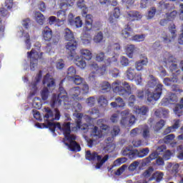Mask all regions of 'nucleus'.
Here are the masks:
<instances>
[{
  "instance_id": "obj_1",
  "label": "nucleus",
  "mask_w": 183,
  "mask_h": 183,
  "mask_svg": "<svg viewBox=\"0 0 183 183\" xmlns=\"http://www.w3.org/2000/svg\"><path fill=\"white\" fill-rule=\"evenodd\" d=\"M99 88L103 94L109 92L112 88L113 92L122 97H126L132 94V88L129 83L127 81L122 82L119 79H117L112 85L108 81H104L100 83Z\"/></svg>"
},
{
  "instance_id": "obj_2",
  "label": "nucleus",
  "mask_w": 183,
  "mask_h": 183,
  "mask_svg": "<svg viewBox=\"0 0 183 183\" xmlns=\"http://www.w3.org/2000/svg\"><path fill=\"white\" fill-rule=\"evenodd\" d=\"M64 79H61L59 83V94L58 95L54 94L51 101H50V107L54 108L56 107H61L69 105V98L66 90L63 87Z\"/></svg>"
},
{
  "instance_id": "obj_3",
  "label": "nucleus",
  "mask_w": 183,
  "mask_h": 183,
  "mask_svg": "<svg viewBox=\"0 0 183 183\" xmlns=\"http://www.w3.org/2000/svg\"><path fill=\"white\" fill-rule=\"evenodd\" d=\"M64 37L66 41V52L71 58L75 56L76 50L78 48V42L75 40L74 34L69 29H65L64 31Z\"/></svg>"
},
{
  "instance_id": "obj_4",
  "label": "nucleus",
  "mask_w": 183,
  "mask_h": 183,
  "mask_svg": "<svg viewBox=\"0 0 183 183\" xmlns=\"http://www.w3.org/2000/svg\"><path fill=\"white\" fill-rule=\"evenodd\" d=\"M77 7L81 9V16L84 18V26L83 29L84 32H89L92 29L93 16L87 14L88 9L85 6L84 0H78L76 3Z\"/></svg>"
},
{
  "instance_id": "obj_5",
  "label": "nucleus",
  "mask_w": 183,
  "mask_h": 183,
  "mask_svg": "<svg viewBox=\"0 0 183 183\" xmlns=\"http://www.w3.org/2000/svg\"><path fill=\"white\" fill-rule=\"evenodd\" d=\"M163 63L165 64V66L169 68L172 72L177 71V74L181 72L180 70H177V59L171 54V53L165 52L163 54Z\"/></svg>"
},
{
  "instance_id": "obj_6",
  "label": "nucleus",
  "mask_w": 183,
  "mask_h": 183,
  "mask_svg": "<svg viewBox=\"0 0 183 183\" xmlns=\"http://www.w3.org/2000/svg\"><path fill=\"white\" fill-rule=\"evenodd\" d=\"M44 52H41L39 55V52L32 49L31 51L27 52V56L30 58V69L31 71H34L36 67L38 66L39 59H42V55Z\"/></svg>"
},
{
  "instance_id": "obj_7",
  "label": "nucleus",
  "mask_w": 183,
  "mask_h": 183,
  "mask_svg": "<svg viewBox=\"0 0 183 183\" xmlns=\"http://www.w3.org/2000/svg\"><path fill=\"white\" fill-rule=\"evenodd\" d=\"M167 147L165 145H161L157 147L155 152L151 153L148 157H145L142 160V165L146 166L148 165L152 161L157 159L159 155H162L164 152L166 151Z\"/></svg>"
},
{
  "instance_id": "obj_8",
  "label": "nucleus",
  "mask_w": 183,
  "mask_h": 183,
  "mask_svg": "<svg viewBox=\"0 0 183 183\" xmlns=\"http://www.w3.org/2000/svg\"><path fill=\"white\" fill-rule=\"evenodd\" d=\"M164 85L162 84H158L156 86L155 90L154 92H151L149 90H147V101L149 103H152L154 101H158L162 96L163 92Z\"/></svg>"
},
{
  "instance_id": "obj_9",
  "label": "nucleus",
  "mask_w": 183,
  "mask_h": 183,
  "mask_svg": "<svg viewBox=\"0 0 183 183\" xmlns=\"http://www.w3.org/2000/svg\"><path fill=\"white\" fill-rule=\"evenodd\" d=\"M44 112H46L44 116V121L54 122L59 121L61 119V112L58 108H54V117L52 110L49 107L44 108Z\"/></svg>"
},
{
  "instance_id": "obj_10",
  "label": "nucleus",
  "mask_w": 183,
  "mask_h": 183,
  "mask_svg": "<svg viewBox=\"0 0 183 183\" xmlns=\"http://www.w3.org/2000/svg\"><path fill=\"white\" fill-rule=\"evenodd\" d=\"M44 122H46V124L36 123V127H37L39 129H42V127L43 128L49 129V130L51 131L52 133H55L56 128H58L59 130H61V125L60 123H53L51 120Z\"/></svg>"
},
{
  "instance_id": "obj_11",
  "label": "nucleus",
  "mask_w": 183,
  "mask_h": 183,
  "mask_svg": "<svg viewBox=\"0 0 183 183\" xmlns=\"http://www.w3.org/2000/svg\"><path fill=\"white\" fill-rule=\"evenodd\" d=\"M171 34H167L165 37H163V42L169 44L174 41L177 37V30L175 24H172L171 27L169 28Z\"/></svg>"
},
{
  "instance_id": "obj_12",
  "label": "nucleus",
  "mask_w": 183,
  "mask_h": 183,
  "mask_svg": "<svg viewBox=\"0 0 183 183\" xmlns=\"http://www.w3.org/2000/svg\"><path fill=\"white\" fill-rule=\"evenodd\" d=\"M127 20L129 21H135L142 19V15L137 11H129L126 15Z\"/></svg>"
},
{
  "instance_id": "obj_13",
  "label": "nucleus",
  "mask_w": 183,
  "mask_h": 183,
  "mask_svg": "<svg viewBox=\"0 0 183 183\" xmlns=\"http://www.w3.org/2000/svg\"><path fill=\"white\" fill-rule=\"evenodd\" d=\"M41 36L44 41L50 42L53 38L52 29L46 26L42 30Z\"/></svg>"
},
{
  "instance_id": "obj_14",
  "label": "nucleus",
  "mask_w": 183,
  "mask_h": 183,
  "mask_svg": "<svg viewBox=\"0 0 183 183\" xmlns=\"http://www.w3.org/2000/svg\"><path fill=\"white\" fill-rule=\"evenodd\" d=\"M130 112L131 110L129 109H126L121 112L122 119L120 121V124L122 127H126L127 125L128 119H129V117L132 116Z\"/></svg>"
},
{
  "instance_id": "obj_15",
  "label": "nucleus",
  "mask_w": 183,
  "mask_h": 183,
  "mask_svg": "<svg viewBox=\"0 0 183 183\" xmlns=\"http://www.w3.org/2000/svg\"><path fill=\"white\" fill-rule=\"evenodd\" d=\"M107 66L104 64L101 67H99L97 63H92L90 64L92 69L94 70L93 74H98L99 76H103L104 74V73L107 71Z\"/></svg>"
},
{
  "instance_id": "obj_16",
  "label": "nucleus",
  "mask_w": 183,
  "mask_h": 183,
  "mask_svg": "<svg viewBox=\"0 0 183 183\" xmlns=\"http://www.w3.org/2000/svg\"><path fill=\"white\" fill-rule=\"evenodd\" d=\"M139 58L141 60L135 62V68L138 71L143 70L144 66H147L148 64V59L147 56L141 54Z\"/></svg>"
},
{
  "instance_id": "obj_17",
  "label": "nucleus",
  "mask_w": 183,
  "mask_h": 183,
  "mask_svg": "<svg viewBox=\"0 0 183 183\" xmlns=\"http://www.w3.org/2000/svg\"><path fill=\"white\" fill-rule=\"evenodd\" d=\"M120 16H121L120 9L118 7H116L114 10H113V14H110L109 17V23L115 25L118 22L117 19H119Z\"/></svg>"
},
{
  "instance_id": "obj_18",
  "label": "nucleus",
  "mask_w": 183,
  "mask_h": 183,
  "mask_svg": "<svg viewBox=\"0 0 183 183\" xmlns=\"http://www.w3.org/2000/svg\"><path fill=\"white\" fill-rule=\"evenodd\" d=\"M102 159V156L99 155L98 153L96 152H93L92 153L90 150H88L86 152V159L87 161H92V162L101 161Z\"/></svg>"
},
{
  "instance_id": "obj_19",
  "label": "nucleus",
  "mask_w": 183,
  "mask_h": 183,
  "mask_svg": "<svg viewBox=\"0 0 183 183\" xmlns=\"http://www.w3.org/2000/svg\"><path fill=\"white\" fill-rule=\"evenodd\" d=\"M43 84L46 85L47 87L51 88L56 86L55 79H53L49 73H47L43 79Z\"/></svg>"
},
{
  "instance_id": "obj_20",
  "label": "nucleus",
  "mask_w": 183,
  "mask_h": 183,
  "mask_svg": "<svg viewBox=\"0 0 183 183\" xmlns=\"http://www.w3.org/2000/svg\"><path fill=\"white\" fill-rule=\"evenodd\" d=\"M140 134L144 139L150 138V128L148 125L144 124L140 126Z\"/></svg>"
},
{
  "instance_id": "obj_21",
  "label": "nucleus",
  "mask_w": 183,
  "mask_h": 183,
  "mask_svg": "<svg viewBox=\"0 0 183 183\" xmlns=\"http://www.w3.org/2000/svg\"><path fill=\"white\" fill-rule=\"evenodd\" d=\"M126 104L124 99L118 97L115 99L114 102L110 103V106L113 108H124Z\"/></svg>"
},
{
  "instance_id": "obj_22",
  "label": "nucleus",
  "mask_w": 183,
  "mask_h": 183,
  "mask_svg": "<svg viewBox=\"0 0 183 183\" xmlns=\"http://www.w3.org/2000/svg\"><path fill=\"white\" fill-rule=\"evenodd\" d=\"M80 57L86 59V61H90L92 59V53L89 49H81L80 50Z\"/></svg>"
},
{
  "instance_id": "obj_23",
  "label": "nucleus",
  "mask_w": 183,
  "mask_h": 183,
  "mask_svg": "<svg viewBox=\"0 0 183 183\" xmlns=\"http://www.w3.org/2000/svg\"><path fill=\"white\" fill-rule=\"evenodd\" d=\"M74 62L76 66H78L79 68H81L82 69H84L85 67L86 66V62L84 60L83 58H81L79 56H75Z\"/></svg>"
},
{
  "instance_id": "obj_24",
  "label": "nucleus",
  "mask_w": 183,
  "mask_h": 183,
  "mask_svg": "<svg viewBox=\"0 0 183 183\" xmlns=\"http://www.w3.org/2000/svg\"><path fill=\"white\" fill-rule=\"evenodd\" d=\"M180 104H177L174 108V114L177 117H182L183 114V98L180 99Z\"/></svg>"
},
{
  "instance_id": "obj_25",
  "label": "nucleus",
  "mask_w": 183,
  "mask_h": 183,
  "mask_svg": "<svg viewBox=\"0 0 183 183\" xmlns=\"http://www.w3.org/2000/svg\"><path fill=\"white\" fill-rule=\"evenodd\" d=\"M179 80L178 76L177 74L173 75L172 78H165L163 79V84L167 86H170L174 83H177Z\"/></svg>"
},
{
  "instance_id": "obj_26",
  "label": "nucleus",
  "mask_w": 183,
  "mask_h": 183,
  "mask_svg": "<svg viewBox=\"0 0 183 183\" xmlns=\"http://www.w3.org/2000/svg\"><path fill=\"white\" fill-rule=\"evenodd\" d=\"M41 77H42V71L40 70L39 71V73L37 74L35 78V81H33L31 84V86L33 90L34 91L38 90V88L36 86H38V84L39 83V81L41 80Z\"/></svg>"
},
{
  "instance_id": "obj_27",
  "label": "nucleus",
  "mask_w": 183,
  "mask_h": 183,
  "mask_svg": "<svg viewBox=\"0 0 183 183\" xmlns=\"http://www.w3.org/2000/svg\"><path fill=\"white\" fill-rule=\"evenodd\" d=\"M87 113L89 117H92V119H97L101 117V114L99 113L98 108H92L87 112Z\"/></svg>"
},
{
  "instance_id": "obj_28",
  "label": "nucleus",
  "mask_w": 183,
  "mask_h": 183,
  "mask_svg": "<svg viewBox=\"0 0 183 183\" xmlns=\"http://www.w3.org/2000/svg\"><path fill=\"white\" fill-rule=\"evenodd\" d=\"M36 22L41 26H43L45 22V16L43 14L39 11H36L35 13Z\"/></svg>"
},
{
  "instance_id": "obj_29",
  "label": "nucleus",
  "mask_w": 183,
  "mask_h": 183,
  "mask_svg": "<svg viewBox=\"0 0 183 183\" xmlns=\"http://www.w3.org/2000/svg\"><path fill=\"white\" fill-rule=\"evenodd\" d=\"M90 136H92L93 138H95L96 139H99L102 138L103 134L102 131L99 130V127H94L92 133L90 134Z\"/></svg>"
},
{
  "instance_id": "obj_30",
  "label": "nucleus",
  "mask_w": 183,
  "mask_h": 183,
  "mask_svg": "<svg viewBox=\"0 0 183 183\" xmlns=\"http://www.w3.org/2000/svg\"><path fill=\"white\" fill-rule=\"evenodd\" d=\"M164 177V173L156 172L154 174H152V177L149 178V181L155 180L157 182H160Z\"/></svg>"
},
{
  "instance_id": "obj_31",
  "label": "nucleus",
  "mask_w": 183,
  "mask_h": 183,
  "mask_svg": "<svg viewBox=\"0 0 183 183\" xmlns=\"http://www.w3.org/2000/svg\"><path fill=\"white\" fill-rule=\"evenodd\" d=\"M70 92L73 99H79V97L81 95V89L79 86L73 87L70 89Z\"/></svg>"
},
{
  "instance_id": "obj_32",
  "label": "nucleus",
  "mask_w": 183,
  "mask_h": 183,
  "mask_svg": "<svg viewBox=\"0 0 183 183\" xmlns=\"http://www.w3.org/2000/svg\"><path fill=\"white\" fill-rule=\"evenodd\" d=\"M149 81H148V86L149 87H155L158 84H161L159 81V79L155 78L152 74L149 75Z\"/></svg>"
},
{
  "instance_id": "obj_33",
  "label": "nucleus",
  "mask_w": 183,
  "mask_h": 183,
  "mask_svg": "<svg viewBox=\"0 0 183 183\" xmlns=\"http://www.w3.org/2000/svg\"><path fill=\"white\" fill-rule=\"evenodd\" d=\"M60 131H63L65 137L69 136L71 133L70 122L64 123L63 126L61 127Z\"/></svg>"
},
{
  "instance_id": "obj_34",
  "label": "nucleus",
  "mask_w": 183,
  "mask_h": 183,
  "mask_svg": "<svg viewBox=\"0 0 183 183\" xmlns=\"http://www.w3.org/2000/svg\"><path fill=\"white\" fill-rule=\"evenodd\" d=\"M69 23L72 26L80 28L82 26V21L79 16L76 17L74 19H69Z\"/></svg>"
},
{
  "instance_id": "obj_35",
  "label": "nucleus",
  "mask_w": 183,
  "mask_h": 183,
  "mask_svg": "<svg viewBox=\"0 0 183 183\" xmlns=\"http://www.w3.org/2000/svg\"><path fill=\"white\" fill-rule=\"evenodd\" d=\"M135 69L128 68L126 71V76L127 79L133 81L136 76Z\"/></svg>"
},
{
  "instance_id": "obj_36",
  "label": "nucleus",
  "mask_w": 183,
  "mask_h": 183,
  "mask_svg": "<svg viewBox=\"0 0 183 183\" xmlns=\"http://www.w3.org/2000/svg\"><path fill=\"white\" fill-rule=\"evenodd\" d=\"M69 147L72 152H79L81 151V147L79 144L76 143L75 141H71Z\"/></svg>"
},
{
  "instance_id": "obj_37",
  "label": "nucleus",
  "mask_w": 183,
  "mask_h": 183,
  "mask_svg": "<svg viewBox=\"0 0 183 183\" xmlns=\"http://www.w3.org/2000/svg\"><path fill=\"white\" fill-rule=\"evenodd\" d=\"M135 112L142 116H145L149 112V108L147 107L143 106L142 107H136Z\"/></svg>"
},
{
  "instance_id": "obj_38",
  "label": "nucleus",
  "mask_w": 183,
  "mask_h": 183,
  "mask_svg": "<svg viewBox=\"0 0 183 183\" xmlns=\"http://www.w3.org/2000/svg\"><path fill=\"white\" fill-rule=\"evenodd\" d=\"M131 32H132V29L129 24H127L126 27L122 30V35L124 38H128L131 36Z\"/></svg>"
},
{
  "instance_id": "obj_39",
  "label": "nucleus",
  "mask_w": 183,
  "mask_h": 183,
  "mask_svg": "<svg viewBox=\"0 0 183 183\" xmlns=\"http://www.w3.org/2000/svg\"><path fill=\"white\" fill-rule=\"evenodd\" d=\"M134 51H135V45L129 44L127 46L126 54H127V56H129V58L133 57V54H134Z\"/></svg>"
},
{
  "instance_id": "obj_40",
  "label": "nucleus",
  "mask_w": 183,
  "mask_h": 183,
  "mask_svg": "<svg viewBox=\"0 0 183 183\" xmlns=\"http://www.w3.org/2000/svg\"><path fill=\"white\" fill-rule=\"evenodd\" d=\"M109 159V155L106 154L103 158H102L99 161H97L99 162L96 163L95 168L96 169H99L102 168V165L107 162Z\"/></svg>"
},
{
  "instance_id": "obj_41",
  "label": "nucleus",
  "mask_w": 183,
  "mask_h": 183,
  "mask_svg": "<svg viewBox=\"0 0 183 183\" xmlns=\"http://www.w3.org/2000/svg\"><path fill=\"white\" fill-rule=\"evenodd\" d=\"M149 147L143 148L139 151L137 150L138 158H143L144 157H147L149 154Z\"/></svg>"
},
{
  "instance_id": "obj_42",
  "label": "nucleus",
  "mask_w": 183,
  "mask_h": 183,
  "mask_svg": "<svg viewBox=\"0 0 183 183\" xmlns=\"http://www.w3.org/2000/svg\"><path fill=\"white\" fill-rule=\"evenodd\" d=\"M57 17L59 18V21L64 22L65 20H66V11L65 10H59L57 12Z\"/></svg>"
},
{
  "instance_id": "obj_43",
  "label": "nucleus",
  "mask_w": 183,
  "mask_h": 183,
  "mask_svg": "<svg viewBox=\"0 0 183 183\" xmlns=\"http://www.w3.org/2000/svg\"><path fill=\"white\" fill-rule=\"evenodd\" d=\"M92 41L91 34H84L82 36L81 41L84 45L90 44Z\"/></svg>"
},
{
  "instance_id": "obj_44",
  "label": "nucleus",
  "mask_w": 183,
  "mask_h": 183,
  "mask_svg": "<svg viewBox=\"0 0 183 183\" xmlns=\"http://www.w3.org/2000/svg\"><path fill=\"white\" fill-rule=\"evenodd\" d=\"M116 62H118V58L116 56H113L112 58H107L104 61V65L107 66H109Z\"/></svg>"
},
{
  "instance_id": "obj_45",
  "label": "nucleus",
  "mask_w": 183,
  "mask_h": 183,
  "mask_svg": "<svg viewBox=\"0 0 183 183\" xmlns=\"http://www.w3.org/2000/svg\"><path fill=\"white\" fill-rule=\"evenodd\" d=\"M166 122L164 119H160L159 122H157L154 127V129L156 132L160 131L164 126Z\"/></svg>"
},
{
  "instance_id": "obj_46",
  "label": "nucleus",
  "mask_w": 183,
  "mask_h": 183,
  "mask_svg": "<svg viewBox=\"0 0 183 183\" xmlns=\"http://www.w3.org/2000/svg\"><path fill=\"white\" fill-rule=\"evenodd\" d=\"M145 39L144 34H135L132 37V40L134 42H143Z\"/></svg>"
},
{
  "instance_id": "obj_47",
  "label": "nucleus",
  "mask_w": 183,
  "mask_h": 183,
  "mask_svg": "<svg viewBox=\"0 0 183 183\" xmlns=\"http://www.w3.org/2000/svg\"><path fill=\"white\" fill-rule=\"evenodd\" d=\"M98 104L100 107H107L108 105V100L103 95L99 97Z\"/></svg>"
},
{
  "instance_id": "obj_48",
  "label": "nucleus",
  "mask_w": 183,
  "mask_h": 183,
  "mask_svg": "<svg viewBox=\"0 0 183 183\" xmlns=\"http://www.w3.org/2000/svg\"><path fill=\"white\" fill-rule=\"evenodd\" d=\"M175 139V135L174 134H168L165 137L163 138V142L166 144H169L172 142V141H174Z\"/></svg>"
},
{
  "instance_id": "obj_49",
  "label": "nucleus",
  "mask_w": 183,
  "mask_h": 183,
  "mask_svg": "<svg viewBox=\"0 0 183 183\" xmlns=\"http://www.w3.org/2000/svg\"><path fill=\"white\" fill-rule=\"evenodd\" d=\"M177 11L174 10L170 14H167V19L169 21H174L177 17Z\"/></svg>"
},
{
  "instance_id": "obj_50",
  "label": "nucleus",
  "mask_w": 183,
  "mask_h": 183,
  "mask_svg": "<svg viewBox=\"0 0 183 183\" xmlns=\"http://www.w3.org/2000/svg\"><path fill=\"white\" fill-rule=\"evenodd\" d=\"M76 71V69L74 66H70L69 69H67V76L69 78L75 77Z\"/></svg>"
},
{
  "instance_id": "obj_51",
  "label": "nucleus",
  "mask_w": 183,
  "mask_h": 183,
  "mask_svg": "<svg viewBox=\"0 0 183 183\" xmlns=\"http://www.w3.org/2000/svg\"><path fill=\"white\" fill-rule=\"evenodd\" d=\"M41 96L43 101H46L49 97V90L47 88H44L41 91Z\"/></svg>"
},
{
  "instance_id": "obj_52",
  "label": "nucleus",
  "mask_w": 183,
  "mask_h": 183,
  "mask_svg": "<svg viewBox=\"0 0 183 183\" xmlns=\"http://www.w3.org/2000/svg\"><path fill=\"white\" fill-rule=\"evenodd\" d=\"M103 39H104V35H103V33L102 31H99L94 37V41L95 43H101Z\"/></svg>"
},
{
  "instance_id": "obj_53",
  "label": "nucleus",
  "mask_w": 183,
  "mask_h": 183,
  "mask_svg": "<svg viewBox=\"0 0 183 183\" xmlns=\"http://www.w3.org/2000/svg\"><path fill=\"white\" fill-rule=\"evenodd\" d=\"M59 41V38L58 36H55L52 39V43L47 44L46 49L47 50L51 51L52 45H56Z\"/></svg>"
},
{
  "instance_id": "obj_54",
  "label": "nucleus",
  "mask_w": 183,
  "mask_h": 183,
  "mask_svg": "<svg viewBox=\"0 0 183 183\" xmlns=\"http://www.w3.org/2000/svg\"><path fill=\"white\" fill-rule=\"evenodd\" d=\"M126 157H128L129 159H135L138 157L137 149H133Z\"/></svg>"
},
{
  "instance_id": "obj_55",
  "label": "nucleus",
  "mask_w": 183,
  "mask_h": 183,
  "mask_svg": "<svg viewBox=\"0 0 183 183\" xmlns=\"http://www.w3.org/2000/svg\"><path fill=\"white\" fill-rule=\"evenodd\" d=\"M73 79V82L77 86L81 85V84L84 81V79H82L80 76L76 75L74 76L73 78H71Z\"/></svg>"
},
{
  "instance_id": "obj_56",
  "label": "nucleus",
  "mask_w": 183,
  "mask_h": 183,
  "mask_svg": "<svg viewBox=\"0 0 183 183\" xmlns=\"http://www.w3.org/2000/svg\"><path fill=\"white\" fill-rule=\"evenodd\" d=\"M105 58V54L104 52H99L96 54L95 60L97 62H103Z\"/></svg>"
},
{
  "instance_id": "obj_57",
  "label": "nucleus",
  "mask_w": 183,
  "mask_h": 183,
  "mask_svg": "<svg viewBox=\"0 0 183 183\" xmlns=\"http://www.w3.org/2000/svg\"><path fill=\"white\" fill-rule=\"evenodd\" d=\"M120 64L123 67L128 66L129 65V59L122 56H121V59H120Z\"/></svg>"
},
{
  "instance_id": "obj_58",
  "label": "nucleus",
  "mask_w": 183,
  "mask_h": 183,
  "mask_svg": "<svg viewBox=\"0 0 183 183\" xmlns=\"http://www.w3.org/2000/svg\"><path fill=\"white\" fill-rule=\"evenodd\" d=\"M86 104L88 107H94L96 104V98L94 97H90L86 99Z\"/></svg>"
},
{
  "instance_id": "obj_59",
  "label": "nucleus",
  "mask_w": 183,
  "mask_h": 183,
  "mask_svg": "<svg viewBox=\"0 0 183 183\" xmlns=\"http://www.w3.org/2000/svg\"><path fill=\"white\" fill-rule=\"evenodd\" d=\"M119 113H114L112 114L110 117V121L112 123L116 124L119 122Z\"/></svg>"
},
{
  "instance_id": "obj_60",
  "label": "nucleus",
  "mask_w": 183,
  "mask_h": 183,
  "mask_svg": "<svg viewBox=\"0 0 183 183\" xmlns=\"http://www.w3.org/2000/svg\"><path fill=\"white\" fill-rule=\"evenodd\" d=\"M168 99L171 102V104H174L177 102L178 98L176 94L172 93Z\"/></svg>"
},
{
  "instance_id": "obj_61",
  "label": "nucleus",
  "mask_w": 183,
  "mask_h": 183,
  "mask_svg": "<svg viewBox=\"0 0 183 183\" xmlns=\"http://www.w3.org/2000/svg\"><path fill=\"white\" fill-rule=\"evenodd\" d=\"M140 129L141 127L134 128L132 129V131H130V136L132 137L137 136L139 134H140Z\"/></svg>"
},
{
  "instance_id": "obj_62",
  "label": "nucleus",
  "mask_w": 183,
  "mask_h": 183,
  "mask_svg": "<svg viewBox=\"0 0 183 183\" xmlns=\"http://www.w3.org/2000/svg\"><path fill=\"white\" fill-rule=\"evenodd\" d=\"M25 44L26 46V49L29 50L31 49V40H30V35L29 34H25Z\"/></svg>"
},
{
  "instance_id": "obj_63",
  "label": "nucleus",
  "mask_w": 183,
  "mask_h": 183,
  "mask_svg": "<svg viewBox=\"0 0 183 183\" xmlns=\"http://www.w3.org/2000/svg\"><path fill=\"white\" fill-rule=\"evenodd\" d=\"M139 164V162H138L137 161L132 162V164H129L128 167L129 171H132V172L135 171L138 167Z\"/></svg>"
},
{
  "instance_id": "obj_64",
  "label": "nucleus",
  "mask_w": 183,
  "mask_h": 183,
  "mask_svg": "<svg viewBox=\"0 0 183 183\" xmlns=\"http://www.w3.org/2000/svg\"><path fill=\"white\" fill-rule=\"evenodd\" d=\"M137 101L136 96L135 95H130L129 97V107H134V104H135Z\"/></svg>"
}]
</instances>
